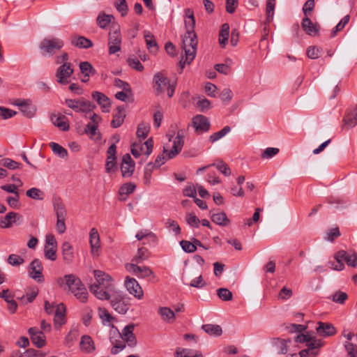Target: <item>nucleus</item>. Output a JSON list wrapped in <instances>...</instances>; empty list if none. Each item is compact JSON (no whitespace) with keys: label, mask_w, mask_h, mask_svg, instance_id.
I'll return each mask as SVG.
<instances>
[{"label":"nucleus","mask_w":357,"mask_h":357,"mask_svg":"<svg viewBox=\"0 0 357 357\" xmlns=\"http://www.w3.org/2000/svg\"><path fill=\"white\" fill-rule=\"evenodd\" d=\"M153 169L154 166L152 162H149L144 168L143 180L144 183L146 185H149L151 184V174Z\"/></svg>","instance_id":"52"},{"label":"nucleus","mask_w":357,"mask_h":357,"mask_svg":"<svg viewBox=\"0 0 357 357\" xmlns=\"http://www.w3.org/2000/svg\"><path fill=\"white\" fill-rule=\"evenodd\" d=\"M7 262L13 266H20L24 262V259L20 255L11 254L8 257Z\"/></svg>","instance_id":"56"},{"label":"nucleus","mask_w":357,"mask_h":357,"mask_svg":"<svg viewBox=\"0 0 357 357\" xmlns=\"http://www.w3.org/2000/svg\"><path fill=\"white\" fill-rule=\"evenodd\" d=\"M357 124V106L351 111H348L343 119V128H351Z\"/></svg>","instance_id":"23"},{"label":"nucleus","mask_w":357,"mask_h":357,"mask_svg":"<svg viewBox=\"0 0 357 357\" xmlns=\"http://www.w3.org/2000/svg\"><path fill=\"white\" fill-rule=\"evenodd\" d=\"M347 294L345 292L337 291L332 296V300L337 303L343 304L347 299Z\"/></svg>","instance_id":"64"},{"label":"nucleus","mask_w":357,"mask_h":357,"mask_svg":"<svg viewBox=\"0 0 357 357\" xmlns=\"http://www.w3.org/2000/svg\"><path fill=\"white\" fill-rule=\"evenodd\" d=\"M150 131V126L149 125L145 124L144 123H141L138 125L136 135L139 139V140H142L146 138Z\"/></svg>","instance_id":"43"},{"label":"nucleus","mask_w":357,"mask_h":357,"mask_svg":"<svg viewBox=\"0 0 357 357\" xmlns=\"http://www.w3.org/2000/svg\"><path fill=\"white\" fill-rule=\"evenodd\" d=\"M98 314L100 319L104 325L110 326L112 323V315L109 314L108 310L104 307L98 308Z\"/></svg>","instance_id":"48"},{"label":"nucleus","mask_w":357,"mask_h":357,"mask_svg":"<svg viewBox=\"0 0 357 357\" xmlns=\"http://www.w3.org/2000/svg\"><path fill=\"white\" fill-rule=\"evenodd\" d=\"M192 350L188 349H180L178 348L175 352V356L174 357H203L202 354L199 351H196L194 356H188V355H183L184 353H192Z\"/></svg>","instance_id":"59"},{"label":"nucleus","mask_w":357,"mask_h":357,"mask_svg":"<svg viewBox=\"0 0 357 357\" xmlns=\"http://www.w3.org/2000/svg\"><path fill=\"white\" fill-rule=\"evenodd\" d=\"M112 21V15H106L104 12H101L98 15L96 22L98 25L102 28L105 29Z\"/></svg>","instance_id":"41"},{"label":"nucleus","mask_w":357,"mask_h":357,"mask_svg":"<svg viewBox=\"0 0 357 357\" xmlns=\"http://www.w3.org/2000/svg\"><path fill=\"white\" fill-rule=\"evenodd\" d=\"M192 123L197 134L207 132L211 126L208 119L203 115H196L192 119Z\"/></svg>","instance_id":"12"},{"label":"nucleus","mask_w":357,"mask_h":357,"mask_svg":"<svg viewBox=\"0 0 357 357\" xmlns=\"http://www.w3.org/2000/svg\"><path fill=\"white\" fill-rule=\"evenodd\" d=\"M92 98L97 102L103 112H109L111 107L110 99L104 93L99 91H93Z\"/></svg>","instance_id":"18"},{"label":"nucleus","mask_w":357,"mask_h":357,"mask_svg":"<svg viewBox=\"0 0 357 357\" xmlns=\"http://www.w3.org/2000/svg\"><path fill=\"white\" fill-rule=\"evenodd\" d=\"M70 43L72 45L79 49H88L91 47L93 45L90 39L81 36H72Z\"/></svg>","instance_id":"21"},{"label":"nucleus","mask_w":357,"mask_h":357,"mask_svg":"<svg viewBox=\"0 0 357 357\" xmlns=\"http://www.w3.org/2000/svg\"><path fill=\"white\" fill-rule=\"evenodd\" d=\"M45 354L34 349H29L24 353H20L18 357H45Z\"/></svg>","instance_id":"60"},{"label":"nucleus","mask_w":357,"mask_h":357,"mask_svg":"<svg viewBox=\"0 0 357 357\" xmlns=\"http://www.w3.org/2000/svg\"><path fill=\"white\" fill-rule=\"evenodd\" d=\"M62 253L65 261L69 262L73 259V247L69 242L66 241L63 243Z\"/></svg>","instance_id":"42"},{"label":"nucleus","mask_w":357,"mask_h":357,"mask_svg":"<svg viewBox=\"0 0 357 357\" xmlns=\"http://www.w3.org/2000/svg\"><path fill=\"white\" fill-rule=\"evenodd\" d=\"M80 349L86 354L91 353L95 350L94 342L90 336L84 335L81 337Z\"/></svg>","instance_id":"28"},{"label":"nucleus","mask_w":357,"mask_h":357,"mask_svg":"<svg viewBox=\"0 0 357 357\" xmlns=\"http://www.w3.org/2000/svg\"><path fill=\"white\" fill-rule=\"evenodd\" d=\"M53 153L61 158H65L68 156L67 150L56 142H50L49 144Z\"/></svg>","instance_id":"39"},{"label":"nucleus","mask_w":357,"mask_h":357,"mask_svg":"<svg viewBox=\"0 0 357 357\" xmlns=\"http://www.w3.org/2000/svg\"><path fill=\"white\" fill-rule=\"evenodd\" d=\"M125 287L128 291L138 299H142L144 296V291L138 282L130 276H126L125 279Z\"/></svg>","instance_id":"10"},{"label":"nucleus","mask_w":357,"mask_h":357,"mask_svg":"<svg viewBox=\"0 0 357 357\" xmlns=\"http://www.w3.org/2000/svg\"><path fill=\"white\" fill-rule=\"evenodd\" d=\"M81 73L86 77H90L96 74V71L93 66L88 61H82L79 65Z\"/></svg>","instance_id":"35"},{"label":"nucleus","mask_w":357,"mask_h":357,"mask_svg":"<svg viewBox=\"0 0 357 357\" xmlns=\"http://www.w3.org/2000/svg\"><path fill=\"white\" fill-rule=\"evenodd\" d=\"M89 243L91 253L93 256L98 255V249L100 247V237L96 228H92L89 233Z\"/></svg>","instance_id":"20"},{"label":"nucleus","mask_w":357,"mask_h":357,"mask_svg":"<svg viewBox=\"0 0 357 357\" xmlns=\"http://www.w3.org/2000/svg\"><path fill=\"white\" fill-rule=\"evenodd\" d=\"M94 277L96 282L90 286L91 291L100 300H108L109 295V286L111 278L105 273L96 270L94 271Z\"/></svg>","instance_id":"2"},{"label":"nucleus","mask_w":357,"mask_h":357,"mask_svg":"<svg viewBox=\"0 0 357 357\" xmlns=\"http://www.w3.org/2000/svg\"><path fill=\"white\" fill-rule=\"evenodd\" d=\"M128 299L122 291L113 290V309L120 314H126L129 308Z\"/></svg>","instance_id":"9"},{"label":"nucleus","mask_w":357,"mask_h":357,"mask_svg":"<svg viewBox=\"0 0 357 357\" xmlns=\"http://www.w3.org/2000/svg\"><path fill=\"white\" fill-rule=\"evenodd\" d=\"M149 253L146 248H140L138 249L137 252L135 257L132 259V261L136 264H139L149 258Z\"/></svg>","instance_id":"44"},{"label":"nucleus","mask_w":357,"mask_h":357,"mask_svg":"<svg viewBox=\"0 0 357 357\" xmlns=\"http://www.w3.org/2000/svg\"><path fill=\"white\" fill-rule=\"evenodd\" d=\"M231 130V128L228 126H225L222 130H220L218 132L213 133L209 137V141L211 143H214L225 136L228 132H229Z\"/></svg>","instance_id":"47"},{"label":"nucleus","mask_w":357,"mask_h":357,"mask_svg":"<svg viewBox=\"0 0 357 357\" xmlns=\"http://www.w3.org/2000/svg\"><path fill=\"white\" fill-rule=\"evenodd\" d=\"M135 162L128 153L125 154L122 158L121 171L125 178L130 177L135 170Z\"/></svg>","instance_id":"13"},{"label":"nucleus","mask_w":357,"mask_h":357,"mask_svg":"<svg viewBox=\"0 0 357 357\" xmlns=\"http://www.w3.org/2000/svg\"><path fill=\"white\" fill-rule=\"evenodd\" d=\"M210 166H215L222 174L225 176H229L231 175V169L229 166L222 160H220L217 164H211Z\"/></svg>","instance_id":"57"},{"label":"nucleus","mask_w":357,"mask_h":357,"mask_svg":"<svg viewBox=\"0 0 357 357\" xmlns=\"http://www.w3.org/2000/svg\"><path fill=\"white\" fill-rule=\"evenodd\" d=\"M42 271L43 266L41 261L38 259H33L29 267V276L38 282H43V275Z\"/></svg>","instance_id":"14"},{"label":"nucleus","mask_w":357,"mask_h":357,"mask_svg":"<svg viewBox=\"0 0 357 357\" xmlns=\"http://www.w3.org/2000/svg\"><path fill=\"white\" fill-rule=\"evenodd\" d=\"M217 294L218 297L224 301H229L232 299V293L228 289L226 288H220L217 290Z\"/></svg>","instance_id":"58"},{"label":"nucleus","mask_w":357,"mask_h":357,"mask_svg":"<svg viewBox=\"0 0 357 357\" xmlns=\"http://www.w3.org/2000/svg\"><path fill=\"white\" fill-rule=\"evenodd\" d=\"M38 294V289L36 287L30 288L26 293V296L19 298L23 303H32Z\"/></svg>","instance_id":"38"},{"label":"nucleus","mask_w":357,"mask_h":357,"mask_svg":"<svg viewBox=\"0 0 357 357\" xmlns=\"http://www.w3.org/2000/svg\"><path fill=\"white\" fill-rule=\"evenodd\" d=\"M27 197L37 200H43L44 199V192L36 188H32L26 192Z\"/></svg>","instance_id":"51"},{"label":"nucleus","mask_w":357,"mask_h":357,"mask_svg":"<svg viewBox=\"0 0 357 357\" xmlns=\"http://www.w3.org/2000/svg\"><path fill=\"white\" fill-rule=\"evenodd\" d=\"M211 219L212 222L222 227H225L230 223L229 219L223 211L211 214Z\"/></svg>","instance_id":"30"},{"label":"nucleus","mask_w":357,"mask_h":357,"mask_svg":"<svg viewBox=\"0 0 357 357\" xmlns=\"http://www.w3.org/2000/svg\"><path fill=\"white\" fill-rule=\"evenodd\" d=\"M17 213L15 212H10L6 214L4 219L1 222V226L3 228H9L12 226V223L15 220Z\"/></svg>","instance_id":"53"},{"label":"nucleus","mask_w":357,"mask_h":357,"mask_svg":"<svg viewBox=\"0 0 357 357\" xmlns=\"http://www.w3.org/2000/svg\"><path fill=\"white\" fill-rule=\"evenodd\" d=\"M144 37L148 50L153 53H156L158 50V45L154 36L149 31H144Z\"/></svg>","instance_id":"27"},{"label":"nucleus","mask_w":357,"mask_h":357,"mask_svg":"<svg viewBox=\"0 0 357 357\" xmlns=\"http://www.w3.org/2000/svg\"><path fill=\"white\" fill-rule=\"evenodd\" d=\"M52 121L56 126L61 130L66 131L69 130V125L67 123L64 116L54 115L52 117Z\"/></svg>","instance_id":"36"},{"label":"nucleus","mask_w":357,"mask_h":357,"mask_svg":"<svg viewBox=\"0 0 357 357\" xmlns=\"http://www.w3.org/2000/svg\"><path fill=\"white\" fill-rule=\"evenodd\" d=\"M137 277L146 279L149 281H151L155 278V275L152 270L146 266L139 267V270L137 273Z\"/></svg>","instance_id":"37"},{"label":"nucleus","mask_w":357,"mask_h":357,"mask_svg":"<svg viewBox=\"0 0 357 357\" xmlns=\"http://www.w3.org/2000/svg\"><path fill=\"white\" fill-rule=\"evenodd\" d=\"M187 223L192 227H198L200 222L199 219L194 213H187L185 216Z\"/></svg>","instance_id":"63"},{"label":"nucleus","mask_w":357,"mask_h":357,"mask_svg":"<svg viewBox=\"0 0 357 357\" xmlns=\"http://www.w3.org/2000/svg\"><path fill=\"white\" fill-rule=\"evenodd\" d=\"M158 313L164 321L172 324L175 321V312L169 307H161L158 309Z\"/></svg>","instance_id":"29"},{"label":"nucleus","mask_w":357,"mask_h":357,"mask_svg":"<svg viewBox=\"0 0 357 357\" xmlns=\"http://www.w3.org/2000/svg\"><path fill=\"white\" fill-rule=\"evenodd\" d=\"M66 323V306L63 303H59L56 305L54 317V327L59 328L63 324Z\"/></svg>","instance_id":"19"},{"label":"nucleus","mask_w":357,"mask_h":357,"mask_svg":"<svg viewBox=\"0 0 357 357\" xmlns=\"http://www.w3.org/2000/svg\"><path fill=\"white\" fill-rule=\"evenodd\" d=\"M136 189V185L129 182L124 183L121 186L119 190V199L121 201H125L127 197L132 194Z\"/></svg>","instance_id":"24"},{"label":"nucleus","mask_w":357,"mask_h":357,"mask_svg":"<svg viewBox=\"0 0 357 357\" xmlns=\"http://www.w3.org/2000/svg\"><path fill=\"white\" fill-rule=\"evenodd\" d=\"M195 19L194 13L190 8L185 9V27L186 32L182 40V47L185 51V58L180 61L181 70L184 66L190 64L195 59L197 53L198 40L195 32Z\"/></svg>","instance_id":"1"},{"label":"nucleus","mask_w":357,"mask_h":357,"mask_svg":"<svg viewBox=\"0 0 357 357\" xmlns=\"http://www.w3.org/2000/svg\"><path fill=\"white\" fill-rule=\"evenodd\" d=\"M73 73L71 63L65 62L57 68L55 73L56 80L61 85H67L70 83V77Z\"/></svg>","instance_id":"8"},{"label":"nucleus","mask_w":357,"mask_h":357,"mask_svg":"<svg viewBox=\"0 0 357 357\" xmlns=\"http://www.w3.org/2000/svg\"><path fill=\"white\" fill-rule=\"evenodd\" d=\"M127 63L130 67L139 72L144 70V66L135 55L130 56L127 59Z\"/></svg>","instance_id":"50"},{"label":"nucleus","mask_w":357,"mask_h":357,"mask_svg":"<svg viewBox=\"0 0 357 357\" xmlns=\"http://www.w3.org/2000/svg\"><path fill=\"white\" fill-rule=\"evenodd\" d=\"M202 328L210 335L218 337L222 333V328L219 325L204 324L202 325Z\"/></svg>","instance_id":"34"},{"label":"nucleus","mask_w":357,"mask_h":357,"mask_svg":"<svg viewBox=\"0 0 357 357\" xmlns=\"http://www.w3.org/2000/svg\"><path fill=\"white\" fill-rule=\"evenodd\" d=\"M66 288L73 296L82 303H86L88 299V291L81 280L74 274L66 275Z\"/></svg>","instance_id":"3"},{"label":"nucleus","mask_w":357,"mask_h":357,"mask_svg":"<svg viewBox=\"0 0 357 357\" xmlns=\"http://www.w3.org/2000/svg\"><path fill=\"white\" fill-rule=\"evenodd\" d=\"M275 5V0H267L266 2V20L269 22L273 20L274 15V9Z\"/></svg>","instance_id":"55"},{"label":"nucleus","mask_w":357,"mask_h":357,"mask_svg":"<svg viewBox=\"0 0 357 357\" xmlns=\"http://www.w3.org/2000/svg\"><path fill=\"white\" fill-rule=\"evenodd\" d=\"M183 146V144H181L178 140H174L172 147L171 150L169 151L165 148H164V153H166L169 159L174 158L176 155L179 153Z\"/></svg>","instance_id":"33"},{"label":"nucleus","mask_w":357,"mask_h":357,"mask_svg":"<svg viewBox=\"0 0 357 357\" xmlns=\"http://www.w3.org/2000/svg\"><path fill=\"white\" fill-rule=\"evenodd\" d=\"M135 237L138 241H142L144 238H151L153 244H155L158 241L156 235L149 229H142L139 231L136 234Z\"/></svg>","instance_id":"32"},{"label":"nucleus","mask_w":357,"mask_h":357,"mask_svg":"<svg viewBox=\"0 0 357 357\" xmlns=\"http://www.w3.org/2000/svg\"><path fill=\"white\" fill-rule=\"evenodd\" d=\"M31 342L38 348H42L45 345V336L43 331L36 327H31L28 331Z\"/></svg>","instance_id":"16"},{"label":"nucleus","mask_w":357,"mask_h":357,"mask_svg":"<svg viewBox=\"0 0 357 357\" xmlns=\"http://www.w3.org/2000/svg\"><path fill=\"white\" fill-rule=\"evenodd\" d=\"M349 19V15H347L344 16L340 20V22L335 26V27L332 30L331 37H335L338 31L342 30L344 28V26L348 24Z\"/></svg>","instance_id":"54"},{"label":"nucleus","mask_w":357,"mask_h":357,"mask_svg":"<svg viewBox=\"0 0 357 357\" xmlns=\"http://www.w3.org/2000/svg\"><path fill=\"white\" fill-rule=\"evenodd\" d=\"M54 211L56 217H66L67 211L65 205L60 197H54L52 199Z\"/></svg>","instance_id":"25"},{"label":"nucleus","mask_w":357,"mask_h":357,"mask_svg":"<svg viewBox=\"0 0 357 357\" xmlns=\"http://www.w3.org/2000/svg\"><path fill=\"white\" fill-rule=\"evenodd\" d=\"M229 35V25L227 23H225L221 26L219 32V43L222 47H225Z\"/></svg>","instance_id":"31"},{"label":"nucleus","mask_w":357,"mask_h":357,"mask_svg":"<svg viewBox=\"0 0 357 357\" xmlns=\"http://www.w3.org/2000/svg\"><path fill=\"white\" fill-rule=\"evenodd\" d=\"M335 261L328 262L329 267L335 271H342L344 268V262L347 266L355 268L357 266V256L355 253L349 254L344 250H340L334 256Z\"/></svg>","instance_id":"4"},{"label":"nucleus","mask_w":357,"mask_h":357,"mask_svg":"<svg viewBox=\"0 0 357 357\" xmlns=\"http://www.w3.org/2000/svg\"><path fill=\"white\" fill-rule=\"evenodd\" d=\"M301 26L306 34L315 36L319 35L320 25L318 23H313L309 17H304L302 20Z\"/></svg>","instance_id":"17"},{"label":"nucleus","mask_w":357,"mask_h":357,"mask_svg":"<svg viewBox=\"0 0 357 357\" xmlns=\"http://www.w3.org/2000/svg\"><path fill=\"white\" fill-rule=\"evenodd\" d=\"M117 26L118 30L115 29V26L113 25V29H114L113 32V54L121 50V37L119 25Z\"/></svg>","instance_id":"40"},{"label":"nucleus","mask_w":357,"mask_h":357,"mask_svg":"<svg viewBox=\"0 0 357 357\" xmlns=\"http://www.w3.org/2000/svg\"><path fill=\"white\" fill-rule=\"evenodd\" d=\"M96 106L89 100H86L84 98H80V110L79 112L82 113H91L96 109Z\"/></svg>","instance_id":"45"},{"label":"nucleus","mask_w":357,"mask_h":357,"mask_svg":"<svg viewBox=\"0 0 357 357\" xmlns=\"http://www.w3.org/2000/svg\"><path fill=\"white\" fill-rule=\"evenodd\" d=\"M114 6L121 17H125L128 12V6L126 0H115Z\"/></svg>","instance_id":"46"},{"label":"nucleus","mask_w":357,"mask_h":357,"mask_svg":"<svg viewBox=\"0 0 357 357\" xmlns=\"http://www.w3.org/2000/svg\"><path fill=\"white\" fill-rule=\"evenodd\" d=\"M291 342V340L289 338L285 340L280 337H275L272 340L273 345L276 347L278 351V354H287L288 351L287 343H290Z\"/></svg>","instance_id":"26"},{"label":"nucleus","mask_w":357,"mask_h":357,"mask_svg":"<svg viewBox=\"0 0 357 357\" xmlns=\"http://www.w3.org/2000/svg\"><path fill=\"white\" fill-rule=\"evenodd\" d=\"M126 105H119L116 107V113L113 114V128H119L124 122L126 116Z\"/></svg>","instance_id":"22"},{"label":"nucleus","mask_w":357,"mask_h":357,"mask_svg":"<svg viewBox=\"0 0 357 357\" xmlns=\"http://www.w3.org/2000/svg\"><path fill=\"white\" fill-rule=\"evenodd\" d=\"M153 140L152 137H150L144 143L141 140L132 143L130 151L132 155L137 158L142 154L149 156L153 151Z\"/></svg>","instance_id":"7"},{"label":"nucleus","mask_w":357,"mask_h":357,"mask_svg":"<svg viewBox=\"0 0 357 357\" xmlns=\"http://www.w3.org/2000/svg\"><path fill=\"white\" fill-rule=\"evenodd\" d=\"M114 96L117 100H121L124 102H129V100L132 97V89H128V90L126 89L117 91Z\"/></svg>","instance_id":"49"},{"label":"nucleus","mask_w":357,"mask_h":357,"mask_svg":"<svg viewBox=\"0 0 357 357\" xmlns=\"http://www.w3.org/2000/svg\"><path fill=\"white\" fill-rule=\"evenodd\" d=\"M180 245H181L183 250L187 253H192V252H195L197 250L195 245L188 241L182 240L180 242Z\"/></svg>","instance_id":"62"},{"label":"nucleus","mask_w":357,"mask_h":357,"mask_svg":"<svg viewBox=\"0 0 357 357\" xmlns=\"http://www.w3.org/2000/svg\"><path fill=\"white\" fill-rule=\"evenodd\" d=\"M91 121L85 127V132L91 139L97 141L100 139V134L98 132V121L99 116L93 113L90 115Z\"/></svg>","instance_id":"11"},{"label":"nucleus","mask_w":357,"mask_h":357,"mask_svg":"<svg viewBox=\"0 0 357 357\" xmlns=\"http://www.w3.org/2000/svg\"><path fill=\"white\" fill-rule=\"evenodd\" d=\"M66 105L75 112H79L80 110V98L79 99H66Z\"/></svg>","instance_id":"61"},{"label":"nucleus","mask_w":357,"mask_h":357,"mask_svg":"<svg viewBox=\"0 0 357 357\" xmlns=\"http://www.w3.org/2000/svg\"><path fill=\"white\" fill-rule=\"evenodd\" d=\"M64 45L63 40L59 38L48 37L44 38L40 43L39 47L44 56H50L60 50Z\"/></svg>","instance_id":"6"},{"label":"nucleus","mask_w":357,"mask_h":357,"mask_svg":"<svg viewBox=\"0 0 357 357\" xmlns=\"http://www.w3.org/2000/svg\"><path fill=\"white\" fill-rule=\"evenodd\" d=\"M153 90L155 95L158 96L163 93L167 89V96L172 98L174 96L176 82L171 83L170 80L161 72L156 73L153 76Z\"/></svg>","instance_id":"5"},{"label":"nucleus","mask_w":357,"mask_h":357,"mask_svg":"<svg viewBox=\"0 0 357 357\" xmlns=\"http://www.w3.org/2000/svg\"><path fill=\"white\" fill-rule=\"evenodd\" d=\"M316 328L317 334L322 337H331L336 334L337 330L333 324L328 322L319 321Z\"/></svg>","instance_id":"15"}]
</instances>
